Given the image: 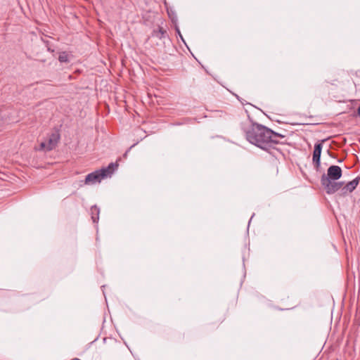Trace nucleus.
<instances>
[{"label": "nucleus", "mask_w": 360, "mask_h": 360, "mask_svg": "<svg viewBox=\"0 0 360 360\" xmlns=\"http://www.w3.org/2000/svg\"><path fill=\"white\" fill-rule=\"evenodd\" d=\"M58 60L61 63L68 62L69 61L68 54L66 53L65 52H63V53H60Z\"/></svg>", "instance_id": "9d476101"}, {"label": "nucleus", "mask_w": 360, "mask_h": 360, "mask_svg": "<svg viewBox=\"0 0 360 360\" xmlns=\"http://www.w3.org/2000/svg\"><path fill=\"white\" fill-rule=\"evenodd\" d=\"M165 30L162 27H159L158 30H155L153 31V35L161 39L162 38L165 37Z\"/></svg>", "instance_id": "1a4fd4ad"}, {"label": "nucleus", "mask_w": 360, "mask_h": 360, "mask_svg": "<svg viewBox=\"0 0 360 360\" xmlns=\"http://www.w3.org/2000/svg\"><path fill=\"white\" fill-rule=\"evenodd\" d=\"M321 183L328 194L335 193L340 190L344 184L343 182H337L336 180H329L325 177H321Z\"/></svg>", "instance_id": "7ed1b4c3"}, {"label": "nucleus", "mask_w": 360, "mask_h": 360, "mask_svg": "<svg viewBox=\"0 0 360 360\" xmlns=\"http://www.w3.org/2000/svg\"><path fill=\"white\" fill-rule=\"evenodd\" d=\"M357 112L358 115L360 116V106L358 108Z\"/></svg>", "instance_id": "9b49d317"}, {"label": "nucleus", "mask_w": 360, "mask_h": 360, "mask_svg": "<svg viewBox=\"0 0 360 360\" xmlns=\"http://www.w3.org/2000/svg\"><path fill=\"white\" fill-rule=\"evenodd\" d=\"M100 209L96 206L94 205L91 207V215L94 223H96L99 219Z\"/></svg>", "instance_id": "6e6552de"}, {"label": "nucleus", "mask_w": 360, "mask_h": 360, "mask_svg": "<svg viewBox=\"0 0 360 360\" xmlns=\"http://www.w3.org/2000/svg\"><path fill=\"white\" fill-rule=\"evenodd\" d=\"M60 139L59 134L56 131L52 133L47 140V141L41 142L40 144V149L50 151L53 150L57 145Z\"/></svg>", "instance_id": "20e7f679"}, {"label": "nucleus", "mask_w": 360, "mask_h": 360, "mask_svg": "<svg viewBox=\"0 0 360 360\" xmlns=\"http://www.w3.org/2000/svg\"><path fill=\"white\" fill-rule=\"evenodd\" d=\"M117 167L118 165L117 163L112 162L107 167L89 174L85 178V184H94L100 182L102 179L110 176Z\"/></svg>", "instance_id": "f03ea898"}, {"label": "nucleus", "mask_w": 360, "mask_h": 360, "mask_svg": "<svg viewBox=\"0 0 360 360\" xmlns=\"http://www.w3.org/2000/svg\"><path fill=\"white\" fill-rule=\"evenodd\" d=\"M342 176V169L339 166L332 165L328 167L327 174L322 175L321 177H325L329 180H338Z\"/></svg>", "instance_id": "39448f33"}, {"label": "nucleus", "mask_w": 360, "mask_h": 360, "mask_svg": "<svg viewBox=\"0 0 360 360\" xmlns=\"http://www.w3.org/2000/svg\"><path fill=\"white\" fill-rule=\"evenodd\" d=\"M322 150V143H317L314 146V150L313 152V163L314 164L316 169L320 167L321 165V154Z\"/></svg>", "instance_id": "423d86ee"}, {"label": "nucleus", "mask_w": 360, "mask_h": 360, "mask_svg": "<svg viewBox=\"0 0 360 360\" xmlns=\"http://www.w3.org/2000/svg\"><path fill=\"white\" fill-rule=\"evenodd\" d=\"M244 131L246 139L250 143L264 150H267L272 144L277 143L278 138L283 137L281 134L258 124H252L245 129Z\"/></svg>", "instance_id": "f257e3e1"}, {"label": "nucleus", "mask_w": 360, "mask_h": 360, "mask_svg": "<svg viewBox=\"0 0 360 360\" xmlns=\"http://www.w3.org/2000/svg\"><path fill=\"white\" fill-rule=\"evenodd\" d=\"M177 31H178V32H179V34L180 37H181V38H182V35L180 34L179 30H177Z\"/></svg>", "instance_id": "f8f14e48"}, {"label": "nucleus", "mask_w": 360, "mask_h": 360, "mask_svg": "<svg viewBox=\"0 0 360 360\" xmlns=\"http://www.w3.org/2000/svg\"><path fill=\"white\" fill-rule=\"evenodd\" d=\"M359 180V178L357 177V178L354 179V180H352V181L348 182L342 188V193L345 194L347 192H349V193L352 192L356 188V187L358 186Z\"/></svg>", "instance_id": "0eeeda50"}]
</instances>
